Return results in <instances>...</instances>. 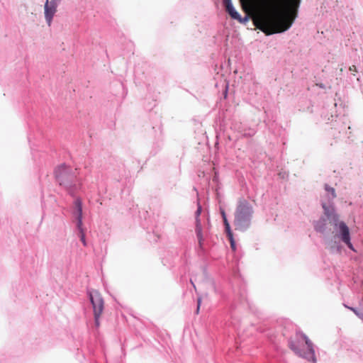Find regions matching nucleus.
Masks as SVG:
<instances>
[{
  "label": "nucleus",
  "mask_w": 363,
  "mask_h": 363,
  "mask_svg": "<svg viewBox=\"0 0 363 363\" xmlns=\"http://www.w3.org/2000/svg\"><path fill=\"white\" fill-rule=\"evenodd\" d=\"M89 296L93 306L95 325L96 327H99V318L104 310V300L101 294L97 291H91Z\"/></svg>",
  "instance_id": "nucleus-5"
},
{
  "label": "nucleus",
  "mask_w": 363,
  "mask_h": 363,
  "mask_svg": "<svg viewBox=\"0 0 363 363\" xmlns=\"http://www.w3.org/2000/svg\"><path fill=\"white\" fill-rule=\"evenodd\" d=\"M350 309L359 318L363 320V313L358 311L354 308H350Z\"/></svg>",
  "instance_id": "nucleus-15"
},
{
  "label": "nucleus",
  "mask_w": 363,
  "mask_h": 363,
  "mask_svg": "<svg viewBox=\"0 0 363 363\" xmlns=\"http://www.w3.org/2000/svg\"><path fill=\"white\" fill-rule=\"evenodd\" d=\"M253 214L252 206L246 200H240L235 213L234 224L236 229L245 230L250 226Z\"/></svg>",
  "instance_id": "nucleus-4"
},
{
  "label": "nucleus",
  "mask_w": 363,
  "mask_h": 363,
  "mask_svg": "<svg viewBox=\"0 0 363 363\" xmlns=\"http://www.w3.org/2000/svg\"><path fill=\"white\" fill-rule=\"evenodd\" d=\"M75 205H76L77 213V227H78V228L80 230V240L82 242L83 245L84 246H86V240H85V234H84V232L83 229L82 228V203H81V201L79 200H77L75 201Z\"/></svg>",
  "instance_id": "nucleus-8"
},
{
  "label": "nucleus",
  "mask_w": 363,
  "mask_h": 363,
  "mask_svg": "<svg viewBox=\"0 0 363 363\" xmlns=\"http://www.w3.org/2000/svg\"><path fill=\"white\" fill-rule=\"evenodd\" d=\"M350 71L351 72H357V67L355 65H352L349 68Z\"/></svg>",
  "instance_id": "nucleus-17"
},
{
  "label": "nucleus",
  "mask_w": 363,
  "mask_h": 363,
  "mask_svg": "<svg viewBox=\"0 0 363 363\" xmlns=\"http://www.w3.org/2000/svg\"><path fill=\"white\" fill-rule=\"evenodd\" d=\"M201 206L200 205L198 206V208H197V210L195 212V220H201L200 219V215L201 213Z\"/></svg>",
  "instance_id": "nucleus-14"
},
{
  "label": "nucleus",
  "mask_w": 363,
  "mask_h": 363,
  "mask_svg": "<svg viewBox=\"0 0 363 363\" xmlns=\"http://www.w3.org/2000/svg\"><path fill=\"white\" fill-rule=\"evenodd\" d=\"M55 173L60 185H67L73 178L71 174V169L65 164L59 166Z\"/></svg>",
  "instance_id": "nucleus-6"
},
{
  "label": "nucleus",
  "mask_w": 363,
  "mask_h": 363,
  "mask_svg": "<svg viewBox=\"0 0 363 363\" xmlns=\"http://www.w3.org/2000/svg\"><path fill=\"white\" fill-rule=\"evenodd\" d=\"M223 4L226 11L229 13L232 18H240V14L233 7L231 0H224Z\"/></svg>",
  "instance_id": "nucleus-10"
},
{
  "label": "nucleus",
  "mask_w": 363,
  "mask_h": 363,
  "mask_svg": "<svg viewBox=\"0 0 363 363\" xmlns=\"http://www.w3.org/2000/svg\"><path fill=\"white\" fill-rule=\"evenodd\" d=\"M323 208H324L325 216L330 220V223L333 225L335 230L338 231V233H337L335 236L339 237L349 248L353 249L350 242V229L348 226L345 223L339 220V216L335 213L333 207L326 206V205L323 203Z\"/></svg>",
  "instance_id": "nucleus-3"
},
{
  "label": "nucleus",
  "mask_w": 363,
  "mask_h": 363,
  "mask_svg": "<svg viewBox=\"0 0 363 363\" xmlns=\"http://www.w3.org/2000/svg\"><path fill=\"white\" fill-rule=\"evenodd\" d=\"M195 232L198 239L199 246L200 248H202L204 242V235L201 220H195Z\"/></svg>",
  "instance_id": "nucleus-9"
},
{
  "label": "nucleus",
  "mask_w": 363,
  "mask_h": 363,
  "mask_svg": "<svg viewBox=\"0 0 363 363\" xmlns=\"http://www.w3.org/2000/svg\"><path fill=\"white\" fill-rule=\"evenodd\" d=\"M222 215H223V223H224L225 230L227 236L230 235H233V232H232V230L230 229V224H229V223H228V220L226 218L225 213L223 212Z\"/></svg>",
  "instance_id": "nucleus-11"
},
{
  "label": "nucleus",
  "mask_w": 363,
  "mask_h": 363,
  "mask_svg": "<svg viewBox=\"0 0 363 363\" xmlns=\"http://www.w3.org/2000/svg\"><path fill=\"white\" fill-rule=\"evenodd\" d=\"M201 303V298H199L197 301V308H196V313L198 314L199 313V309Z\"/></svg>",
  "instance_id": "nucleus-16"
},
{
  "label": "nucleus",
  "mask_w": 363,
  "mask_h": 363,
  "mask_svg": "<svg viewBox=\"0 0 363 363\" xmlns=\"http://www.w3.org/2000/svg\"><path fill=\"white\" fill-rule=\"evenodd\" d=\"M325 189L331 194L332 198L334 199L336 197L335 190L334 188L329 186L328 185L325 186Z\"/></svg>",
  "instance_id": "nucleus-13"
},
{
  "label": "nucleus",
  "mask_w": 363,
  "mask_h": 363,
  "mask_svg": "<svg viewBox=\"0 0 363 363\" xmlns=\"http://www.w3.org/2000/svg\"><path fill=\"white\" fill-rule=\"evenodd\" d=\"M227 237H228V240L230 241V247L232 248V250L233 251H235L236 250V246H235V240H234V238H233V234L228 235Z\"/></svg>",
  "instance_id": "nucleus-12"
},
{
  "label": "nucleus",
  "mask_w": 363,
  "mask_h": 363,
  "mask_svg": "<svg viewBox=\"0 0 363 363\" xmlns=\"http://www.w3.org/2000/svg\"><path fill=\"white\" fill-rule=\"evenodd\" d=\"M60 0H47L45 4V17L50 26L52 22V19L57 11V3Z\"/></svg>",
  "instance_id": "nucleus-7"
},
{
  "label": "nucleus",
  "mask_w": 363,
  "mask_h": 363,
  "mask_svg": "<svg viewBox=\"0 0 363 363\" xmlns=\"http://www.w3.org/2000/svg\"><path fill=\"white\" fill-rule=\"evenodd\" d=\"M289 347L296 355L308 361L315 362L313 345L305 334L297 333L296 340L289 342Z\"/></svg>",
  "instance_id": "nucleus-2"
},
{
  "label": "nucleus",
  "mask_w": 363,
  "mask_h": 363,
  "mask_svg": "<svg viewBox=\"0 0 363 363\" xmlns=\"http://www.w3.org/2000/svg\"><path fill=\"white\" fill-rule=\"evenodd\" d=\"M301 0H240L246 13L236 18L245 23L251 18L255 26L266 35L288 30L298 16Z\"/></svg>",
  "instance_id": "nucleus-1"
}]
</instances>
